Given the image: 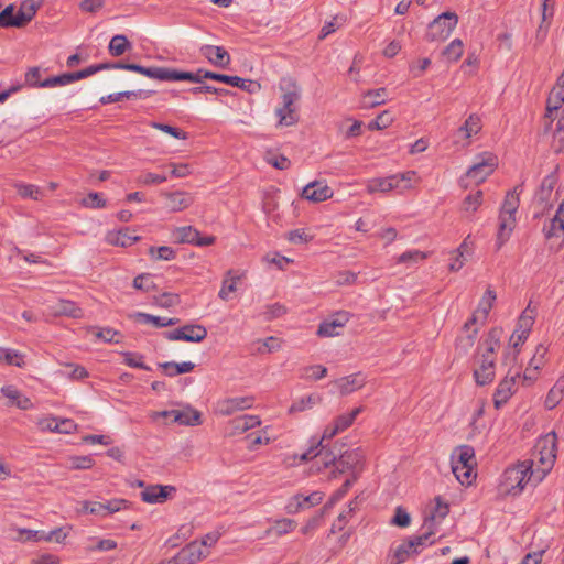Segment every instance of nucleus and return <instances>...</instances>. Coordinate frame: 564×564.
I'll return each mask as SVG.
<instances>
[{
  "label": "nucleus",
  "instance_id": "obj_1",
  "mask_svg": "<svg viewBox=\"0 0 564 564\" xmlns=\"http://www.w3.org/2000/svg\"><path fill=\"white\" fill-rule=\"evenodd\" d=\"M564 73L557 79L556 85L551 90L547 102L546 113L543 118L544 132L552 137V147L556 152L564 150Z\"/></svg>",
  "mask_w": 564,
  "mask_h": 564
},
{
  "label": "nucleus",
  "instance_id": "obj_2",
  "mask_svg": "<svg viewBox=\"0 0 564 564\" xmlns=\"http://www.w3.org/2000/svg\"><path fill=\"white\" fill-rule=\"evenodd\" d=\"M556 458V434L551 432L540 437L534 446L529 465L532 466L531 476L534 482H541L552 469Z\"/></svg>",
  "mask_w": 564,
  "mask_h": 564
},
{
  "label": "nucleus",
  "instance_id": "obj_3",
  "mask_svg": "<svg viewBox=\"0 0 564 564\" xmlns=\"http://www.w3.org/2000/svg\"><path fill=\"white\" fill-rule=\"evenodd\" d=\"M502 330L494 328L489 332L484 341L485 351L478 360V366L474 369V378L478 386H486L495 379V350L499 347Z\"/></svg>",
  "mask_w": 564,
  "mask_h": 564
},
{
  "label": "nucleus",
  "instance_id": "obj_4",
  "mask_svg": "<svg viewBox=\"0 0 564 564\" xmlns=\"http://www.w3.org/2000/svg\"><path fill=\"white\" fill-rule=\"evenodd\" d=\"M452 471L462 485H470L476 478L477 460L470 445L457 446L451 455Z\"/></svg>",
  "mask_w": 564,
  "mask_h": 564
},
{
  "label": "nucleus",
  "instance_id": "obj_5",
  "mask_svg": "<svg viewBox=\"0 0 564 564\" xmlns=\"http://www.w3.org/2000/svg\"><path fill=\"white\" fill-rule=\"evenodd\" d=\"M113 69H124L138 73L145 77L165 80V82H177V80H199L198 76L192 75L191 72H180L166 67H144L138 64L130 63H112Z\"/></svg>",
  "mask_w": 564,
  "mask_h": 564
},
{
  "label": "nucleus",
  "instance_id": "obj_6",
  "mask_svg": "<svg viewBox=\"0 0 564 564\" xmlns=\"http://www.w3.org/2000/svg\"><path fill=\"white\" fill-rule=\"evenodd\" d=\"M519 204L520 199L516 191L509 192L506 195L498 217L497 239L500 245H503L508 241L511 232L516 227V215L519 208Z\"/></svg>",
  "mask_w": 564,
  "mask_h": 564
},
{
  "label": "nucleus",
  "instance_id": "obj_7",
  "mask_svg": "<svg viewBox=\"0 0 564 564\" xmlns=\"http://www.w3.org/2000/svg\"><path fill=\"white\" fill-rule=\"evenodd\" d=\"M432 523H427V531H424L419 535H413L403 540L393 550V560L395 564H402L409 558L419 555L427 545L434 544Z\"/></svg>",
  "mask_w": 564,
  "mask_h": 564
},
{
  "label": "nucleus",
  "instance_id": "obj_8",
  "mask_svg": "<svg viewBox=\"0 0 564 564\" xmlns=\"http://www.w3.org/2000/svg\"><path fill=\"white\" fill-rule=\"evenodd\" d=\"M498 156L489 151L479 153L475 156L473 165L468 169L465 180L474 184L485 182L498 167Z\"/></svg>",
  "mask_w": 564,
  "mask_h": 564
},
{
  "label": "nucleus",
  "instance_id": "obj_9",
  "mask_svg": "<svg viewBox=\"0 0 564 564\" xmlns=\"http://www.w3.org/2000/svg\"><path fill=\"white\" fill-rule=\"evenodd\" d=\"M170 242L173 245L209 246L216 243V237L199 232L194 226H178L171 229Z\"/></svg>",
  "mask_w": 564,
  "mask_h": 564
},
{
  "label": "nucleus",
  "instance_id": "obj_10",
  "mask_svg": "<svg viewBox=\"0 0 564 564\" xmlns=\"http://www.w3.org/2000/svg\"><path fill=\"white\" fill-rule=\"evenodd\" d=\"M531 470L532 466L529 465V462H522L507 468L503 474L507 492L512 496L521 494L525 485L531 479L534 480V476H531Z\"/></svg>",
  "mask_w": 564,
  "mask_h": 564
},
{
  "label": "nucleus",
  "instance_id": "obj_11",
  "mask_svg": "<svg viewBox=\"0 0 564 564\" xmlns=\"http://www.w3.org/2000/svg\"><path fill=\"white\" fill-rule=\"evenodd\" d=\"M323 442L324 441H322L321 438L315 446H311L305 453L301 455H292L285 457L284 464H286L288 466H294L297 463L307 462L313 458L319 457L325 469L330 467L335 469L337 456L333 452L326 451L325 447L323 446Z\"/></svg>",
  "mask_w": 564,
  "mask_h": 564
},
{
  "label": "nucleus",
  "instance_id": "obj_12",
  "mask_svg": "<svg viewBox=\"0 0 564 564\" xmlns=\"http://www.w3.org/2000/svg\"><path fill=\"white\" fill-rule=\"evenodd\" d=\"M300 95L296 90L285 91L281 96V104L274 110L275 116L279 118L278 127H292L299 121L296 113V102Z\"/></svg>",
  "mask_w": 564,
  "mask_h": 564
},
{
  "label": "nucleus",
  "instance_id": "obj_13",
  "mask_svg": "<svg viewBox=\"0 0 564 564\" xmlns=\"http://www.w3.org/2000/svg\"><path fill=\"white\" fill-rule=\"evenodd\" d=\"M457 23L458 17L456 13L444 12L430 23L426 36L430 41H445L449 37Z\"/></svg>",
  "mask_w": 564,
  "mask_h": 564
},
{
  "label": "nucleus",
  "instance_id": "obj_14",
  "mask_svg": "<svg viewBox=\"0 0 564 564\" xmlns=\"http://www.w3.org/2000/svg\"><path fill=\"white\" fill-rule=\"evenodd\" d=\"M192 75H196L199 78V80H191L192 83H202L203 79H214L230 85L232 87H238L248 93H256L260 90V84H258L257 82L243 79L238 76H228L203 69H199L196 73H192Z\"/></svg>",
  "mask_w": 564,
  "mask_h": 564
},
{
  "label": "nucleus",
  "instance_id": "obj_15",
  "mask_svg": "<svg viewBox=\"0 0 564 564\" xmlns=\"http://www.w3.org/2000/svg\"><path fill=\"white\" fill-rule=\"evenodd\" d=\"M364 458L365 456L360 448L346 451L337 457L336 467L330 471L332 477L336 478L338 475L348 470L352 471V476L356 475L358 477Z\"/></svg>",
  "mask_w": 564,
  "mask_h": 564
},
{
  "label": "nucleus",
  "instance_id": "obj_16",
  "mask_svg": "<svg viewBox=\"0 0 564 564\" xmlns=\"http://www.w3.org/2000/svg\"><path fill=\"white\" fill-rule=\"evenodd\" d=\"M169 340H184L189 343H200L207 337V329L203 325L188 324L183 327L164 334Z\"/></svg>",
  "mask_w": 564,
  "mask_h": 564
},
{
  "label": "nucleus",
  "instance_id": "obj_17",
  "mask_svg": "<svg viewBox=\"0 0 564 564\" xmlns=\"http://www.w3.org/2000/svg\"><path fill=\"white\" fill-rule=\"evenodd\" d=\"M128 507V501L124 499H112L107 501L106 503L97 502V501H83L82 509L79 512L82 513H90L97 516H107L115 512H118Z\"/></svg>",
  "mask_w": 564,
  "mask_h": 564
},
{
  "label": "nucleus",
  "instance_id": "obj_18",
  "mask_svg": "<svg viewBox=\"0 0 564 564\" xmlns=\"http://www.w3.org/2000/svg\"><path fill=\"white\" fill-rule=\"evenodd\" d=\"M362 412V408L358 406L355 408L350 413L341 414L337 416L333 423L328 424L323 432L322 441L325 440H332L334 436H336L338 433L344 432L349 426L352 425L354 421L356 420L357 415Z\"/></svg>",
  "mask_w": 564,
  "mask_h": 564
},
{
  "label": "nucleus",
  "instance_id": "obj_19",
  "mask_svg": "<svg viewBox=\"0 0 564 564\" xmlns=\"http://www.w3.org/2000/svg\"><path fill=\"white\" fill-rule=\"evenodd\" d=\"M334 195V191L325 181H313L303 187L301 197L312 203H322Z\"/></svg>",
  "mask_w": 564,
  "mask_h": 564
},
{
  "label": "nucleus",
  "instance_id": "obj_20",
  "mask_svg": "<svg viewBox=\"0 0 564 564\" xmlns=\"http://www.w3.org/2000/svg\"><path fill=\"white\" fill-rule=\"evenodd\" d=\"M253 401V397H236L224 399L217 402L215 411L219 415L228 416L238 411L251 409Z\"/></svg>",
  "mask_w": 564,
  "mask_h": 564
},
{
  "label": "nucleus",
  "instance_id": "obj_21",
  "mask_svg": "<svg viewBox=\"0 0 564 564\" xmlns=\"http://www.w3.org/2000/svg\"><path fill=\"white\" fill-rule=\"evenodd\" d=\"M546 239H554V243L562 242L564 238V199L560 204L556 214L543 226Z\"/></svg>",
  "mask_w": 564,
  "mask_h": 564
},
{
  "label": "nucleus",
  "instance_id": "obj_22",
  "mask_svg": "<svg viewBox=\"0 0 564 564\" xmlns=\"http://www.w3.org/2000/svg\"><path fill=\"white\" fill-rule=\"evenodd\" d=\"M322 500L323 494L321 491H314L310 495L297 494L289 499L285 510L288 513L294 514L301 510L319 505Z\"/></svg>",
  "mask_w": 564,
  "mask_h": 564
},
{
  "label": "nucleus",
  "instance_id": "obj_23",
  "mask_svg": "<svg viewBox=\"0 0 564 564\" xmlns=\"http://www.w3.org/2000/svg\"><path fill=\"white\" fill-rule=\"evenodd\" d=\"M482 128L481 120L476 115H470L464 124L456 132L455 142L460 147H468L471 142V138L477 135Z\"/></svg>",
  "mask_w": 564,
  "mask_h": 564
},
{
  "label": "nucleus",
  "instance_id": "obj_24",
  "mask_svg": "<svg viewBox=\"0 0 564 564\" xmlns=\"http://www.w3.org/2000/svg\"><path fill=\"white\" fill-rule=\"evenodd\" d=\"M199 53L204 56L212 65L219 68H227L230 65L231 58L229 53L223 47L217 45H203L199 48Z\"/></svg>",
  "mask_w": 564,
  "mask_h": 564
},
{
  "label": "nucleus",
  "instance_id": "obj_25",
  "mask_svg": "<svg viewBox=\"0 0 564 564\" xmlns=\"http://www.w3.org/2000/svg\"><path fill=\"white\" fill-rule=\"evenodd\" d=\"M175 491L174 486L151 485L141 492V499L147 503H163Z\"/></svg>",
  "mask_w": 564,
  "mask_h": 564
},
{
  "label": "nucleus",
  "instance_id": "obj_26",
  "mask_svg": "<svg viewBox=\"0 0 564 564\" xmlns=\"http://www.w3.org/2000/svg\"><path fill=\"white\" fill-rule=\"evenodd\" d=\"M206 556L203 544L195 541L183 547L172 561L174 564H195Z\"/></svg>",
  "mask_w": 564,
  "mask_h": 564
},
{
  "label": "nucleus",
  "instance_id": "obj_27",
  "mask_svg": "<svg viewBox=\"0 0 564 564\" xmlns=\"http://www.w3.org/2000/svg\"><path fill=\"white\" fill-rule=\"evenodd\" d=\"M517 376L518 373L511 377L507 376L499 382L494 393V404L496 409H500L503 404H506L516 392Z\"/></svg>",
  "mask_w": 564,
  "mask_h": 564
},
{
  "label": "nucleus",
  "instance_id": "obj_28",
  "mask_svg": "<svg viewBox=\"0 0 564 564\" xmlns=\"http://www.w3.org/2000/svg\"><path fill=\"white\" fill-rule=\"evenodd\" d=\"M140 239L135 230L130 228L109 231L106 236V242L115 247H130L139 242Z\"/></svg>",
  "mask_w": 564,
  "mask_h": 564
},
{
  "label": "nucleus",
  "instance_id": "obj_29",
  "mask_svg": "<svg viewBox=\"0 0 564 564\" xmlns=\"http://www.w3.org/2000/svg\"><path fill=\"white\" fill-rule=\"evenodd\" d=\"M0 393L8 400L9 406H17L21 410H29L33 406L32 401L24 395L15 386L8 384L0 389Z\"/></svg>",
  "mask_w": 564,
  "mask_h": 564
},
{
  "label": "nucleus",
  "instance_id": "obj_30",
  "mask_svg": "<svg viewBox=\"0 0 564 564\" xmlns=\"http://www.w3.org/2000/svg\"><path fill=\"white\" fill-rule=\"evenodd\" d=\"M165 198V208L169 212L177 213L186 209L193 203V197L185 192H164L161 194Z\"/></svg>",
  "mask_w": 564,
  "mask_h": 564
},
{
  "label": "nucleus",
  "instance_id": "obj_31",
  "mask_svg": "<svg viewBox=\"0 0 564 564\" xmlns=\"http://www.w3.org/2000/svg\"><path fill=\"white\" fill-rule=\"evenodd\" d=\"M366 383V378L361 372L352 373L341 377L334 381V386L338 389L341 395L350 394L361 389Z\"/></svg>",
  "mask_w": 564,
  "mask_h": 564
},
{
  "label": "nucleus",
  "instance_id": "obj_32",
  "mask_svg": "<svg viewBox=\"0 0 564 564\" xmlns=\"http://www.w3.org/2000/svg\"><path fill=\"white\" fill-rule=\"evenodd\" d=\"M48 310L53 316L84 317L83 310L75 302L65 299H59L54 305L48 306Z\"/></svg>",
  "mask_w": 564,
  "mask_h": 564
},
{
  "label": "nucleus",
  "instance_id": "obj_33",
  "mask_svg": "<svg viewBox=\"0 0 564 564\" xmlns=\"http://www.w3.org/2000/svg\"><path fill=\"white\" fill-rule=\"evenodd\" d=\"M556 186V177L554 175H547L543 178L539 191L536 192V200L545 206L552 205L557 196V192H554Z\"/></svg>",
  "mask_w": 564,
  "mask_h": 564
},
{
  "label": "nucleus",
  "instance_id": "obj_34",
  "mask_svg": "<svg viewBox=\"0 0 564 564\" xmlns=\"http://www.w3.org/2000/svg\"><path fill=\"white\" fill-rule=\"evenodd\" d=\"M260 424H261V420L257 415L246 414V415L237 416L229 422L230 434L239 435V434H242L251 429L260 426Z\"/></svg>",
  "mask_w": 564,
  "mask_h": 564
},
{
  "label": "nucleus",
  "instance_id": "obj_35",
  "mask_svg": "<svg viewBox=\"0 0 564 564\" xmlns=\"http://www.w3.org/2000/svg\"><path fill=\"white\" fill-rule=\"evenodd\" d=\"M42 2L43 0H24L21 2L15 13L19 28L24 26L33 19Z\"/></svg>",
  "mask_w": 564,
  "mask_h": 564
},
{
  "label": "nucleus",
  "instance_id": "obj_36",
  "mask_svg": "<svg viewBox=\"0 0 564 564\" xmlns=\"http://www.w3.org/2000/svg\"><path fill=\"white\" fill-rule=\"evenodd\" d=\"M348 321L347 313H338L332 321L323 322L317 329V335L322 337H333L338 335L337 329L343 328Z\"/></svg>",
  "mask_w": 564,
  "mask_h": 564
},
{
  "label": "nucleus",
  "instance_id": "obj_37",
  "mask_svg": "<svg viewBox=\"0 0 564 564\" xmlns=\"http://www.w3.org/2000/svg\"><path fill=\"white\" fill-rule=\"evenodd\" d=\"M448 513V505L441 501L440 498L435 499V506L431 511L430 516H427L422 525V530L427 531V523H432L433 535L436 531V525L447 516Z\"/></svg>",
  "mask_w": 564,
  "mask_h": 564
},
{
  "label": "nucleus",
  "instance_id": "obj_38",
  "mask_svg": "<svg viewBox=\"0 0 564 564\" xmlns=\"http://www.w3.org/2000/svg\"><path fill=\"white\" fill-rule=\"evenodd\" d=\"M242 276L243 273H238L234 270L227 271L223 280L221 289L218 293L219 299L228 301L230 299V294L237 291V284Z\"/></svg>",
  "mask_w": 564,
  "mask_h": 564
},
{
  "label": "nucleus",
  "instance_id": "obj_39",
  "mask_svg": "<svg viewBox=\"0 0 564 564\" xmlns=\"http://www.w3.org/2000/svg\"><path fill=\"white\" fill-rule=\"evenodd\" d=\"M0 364L24 368L25 355L17 349L0 347Z\"/></svg>",
  "mask_w": 564,
  "mask_h": 564
},
{
  "label": "nucleus",
  "instance_id": "obj_40",
  "mask_svg": "<svg viewBox=\"0 0 564 564\" xmlns=\"http://www.w3.org/2000/svg\"><path fill=\"white\" fill-rule=\"evenodd\" d=\"M395 177L392 175L388 177L371 178L367 182V192L369 194L375 193H388L397 189Z\"/></svg>",
  "mask_w": 564,
  "mask_h": 564
},
{
  "label": "nucleus",
  "instance_id": "obj_41",
  "mask_svg": "<svg viewBox=\"0 0 564 564\" xmlns=\"http://www.w3.org/2000/svg\"><path fill=\"white\" fill-rule=\"evenodd\" d=\"M174 422L181 425H199L202 424V414L189 406L184 410H175Z\"/></svg>",
  "mask_w": 564,
  "mask_h": 564
},
{
  "label": "nucleus",
  "instance_id": "obj_42",
  "mask_svg": "<svg viewBox=\"0 0 564 564\" xmlns=\"http://www.w3.org/2000/svg\"><path fill=\"white\" fill-rule=\"evenodd\" d=\"M388 97V90L386 88H378L368 90L362 95L361 104L366 109L373 108L383 105Z\"/></svg>",
  "mask_w": 564,
  "mask_h": 564
},
{
  "label": "nucleus",
  "instance_id": "obj_43",
  "mask_svg": "<svg viewBox=\"0 0 564 564\" xmlns=\"http://www.w3.org/2000/svg\"><path fill=\"white\" fill-rule=\"evenodd\" d=\"M496 299V292L491 289H488L479 303L478 310L474 314L473 318L466 323V326H468L469 323H475L479 315H481L482 319H486L490 310L492 308Z\"/></svg>",
  "mask_w": 564,
  "mask_h": 564
},
{
  "label": "nucleus",
  "instance_id": "obj_44",
  "mask_svg": "<svg viewBox=\"0 0 564 564\" xmlns=\"http://www.w3.org/2000/svg\"><path fill=\"white\" fill-rule=\"evenodd\" d=\"M39 533L37 531H32V530H26V529H23V530H20V534L21 535H25V539L26 540H45V541H55V542H62L65 540L66 538V533L63 532L62 529H55V530H52L51 532H48L47 534L45 533H42L40 536H39Z\"/></svg>",
  "mask_w": 564,
  "mask_h": 564
},
{
  "label": "nucleus",
  "instance_id": "obj_45",
  "mask_svg": "<svg viewBox=\"0 0 564 564\" xmlns=\"http://www.w3.org/2000/svg\"><path fill=\"white\" fill-rule=\"evenodd\" d=\"M159 367L164 371V373L169 377H174L182 373L191 372L195 368V364L192 361H183V362H174L166 361L159 364Z\"/></svg>",
  "mask_w": 564,
  "mask_h": 564
},
{
  "label": "nucleus",
  "instance_id": "obj_46",
  "mask_svg": "<svg viewBox=\"0 0 564 564\" xmlns=\"http://www.w3.org/2000/svg\"><path fill=\"white\" fill-rule=\"evenodd\" d=\"M87 332L105 343H119L122 338V335L111 327L99 328L90 326L87 328Z\"/></svg>",
  "mask_w": 564,
  "mask_h": 564
},
{
  "label": "nucleus",
  "instance_id": "obj_47",
  "mask_svg": "<svg viewBox=\"0 0 564 564\" xmlns=\"http://www.w3.org/2000/svg\"><path fill=\"white\" fill-rule=\"evenodd\" d=\"M564 398V378H560L555 384L550 389L544 405L546 409H554Z\"/></svg>",
  "mask_w": 564,
  "mask_h": 564
},
{
  "label": "nucleus",
  "instance_id": "obj_48",
  "mask_svg": "<svg viewBox=\"0 0 564 564\" xmlns=\"http://www.w3.org/2000/svg\"><path fill=\"white\" fill-rule=\"evenodd\" d=\"M536 317V308L532 307L531 304L527 306V308L522 312L518 319V324L516 329L520 332L521 334H530L531 328L534 324Z\"/></svg>",
  "mask_w": 564,
  "mask_h": 564
},
{
  "label": "nucleus",
  "instance_id": "obj_49",
  "mask_svg": "<svg viewBox=\"0 0 564 564\" xmlns=\"http://www.w3.org/2000/svg\"><path fill=\"white\" fill-rule=\"evenodd\" d=\"M131 47L130 42L128 41L126 35L117 34L112 36L109 42L108 51L109 54L113 57H119L123 55Z\"/></svg>",
  "mask_w": 564,
  "mask_h": 564
},
{
  "label": "nucleus",
  "instance_id": "obj_50",
  "mask_svg": "<svg viewBox=\"0 0 564 564\" xmlns=\"http://www.w3.org/2000/svg\"><path fill=\"white\" fill-rule=\"evenodd\" d=\"M528 336H529V334H527V333L521 334L520 332H518V329H514V332L512 333V335L510 336V339H509V345H510V347L513 348V351L508 350L505 354L503 359H505L506 364L516 361L517 354H518L517 349L519 346H521L525 341Z\"/></svg>",
  "mask_w": 564,
  "mask_h": 564
},
{
  "label": "nucleus",
  "instance_id": "obj_51",
  "mask_svg": "<svg viewBox=\"0 0 564 564\" xmlns=\"http://www.w3.org/2000/svg\"><path fill=\"white\" fill-rule=\"evenodd\" d=\"M137 321L142 323L152 324L155 327L173 326L178 323L177 318H165L160 316L150 315L147 313H137L134 315Z\"/></svg>",
  "mask_w": 564,
  "mask_h": 564
},
{
  "label": "nucleus",
  "instance_id": "obj_52",
  "mask_svg": "<svg viewBox=\"0 0 564 564\" xmlns=\"http://www.w3.org/2000/svg\"><path fill=\"white\" fill-rule=\"evenodd\" d=\"M392 176L395 177L394 183L397 185V189L399 191H406L412 188L420 182V177L414 171H408L402 174H394Z\"/></svg>",
  "mask_w": 564,
  "mask_h": 564
},
{
  "label": "nucleus",
  "instance_id": "obj_53",
  "mask_svg": "<svg viewBox=\"0 0 564 564\" xmlns=\"http://www.w3.org/2000/svg\"><path fill=\"white\" fill-rule=\"evenodd\" d=\"M470 256L469 249H449L447 252V259L449 261L448 268L451 271H458L463 265L467 258Z\"/></svg>",
  "mask_w": 564,
  "mask_h": 564
},
{
  "label": "nucleus",
  "instance_id": "obj_54",
  "mask_svg": "<svg viewBox=\"0 0 564 564\" xmlns=\"http://www.w3.org/2000/svg\"><path fill=\"white\" fill-rule=\"evenodd\" d=\"M464 53V44L462 40L454 39L442 52L447 62H457Z\"/></svg>",
  "mask_w": 564,
  "mask_h": 564
},
{
  "label": "nucleus",
  "instance_id": "obj_55",
  "mask_svg": "<svg viewBox=\"0 0 564 564\" xmlns=\"http://www.w3.org/2000/svg\"><path fill=\"white\" fill-rule=\"evenodd\" d=\"M263 261L270 265L275 267L279 270H285L294 260L290 257L282 256L276 251H271L267 253L263 258Z\"/></svg>",
  "mask_w": 564,
  "mask_h": 564
},
{
  "label": "nucleus",
  "instance_id": "obj_56",
  "mask_svg": "<svg viewBox=\"0 0 564 564\" xmlns=\"http://www.w3.org/2000/svg\"><path fill=\"white\" fill-rule=\"evenodd\" d=\"M323 401V398L318 394H310L305 398H301L296 400L291 408L289 409L290 413L302 412L307 409L313 408L315 404H319Z\"/></svg>",
  "mask_w": 564,
  "mask_h": 564
},
{
  "label": "nucleus",
  "instance_id": "obj_57",
  "mask_svg": "<svg viewBox=\"0 0 564 564\" xmlns=\"http://www.w3.org/2000/svg\"><path fill=\"white\" fill-rule=\"evenodd\" d=\"M15 188H17L18 194L22 198L40 200L43 197L42 189L34 184L18 183V184H15Z\"/></svg>",
  "mask_w": 564,
  "mask_h": 564
},
{
  "label": "nucleus",
  "instance_id": "obj_58",
  "mask_svg": "<svg viewBox=\"0 0 564 564\" xmlns=\"http://www.w3.org/2000/svg\"><path fill=\"white\" fill-rule=\"evenodd\" d=\"M288 241L292 245H308L313 242V235L308 229H295L288 234Z\"/></svg>",
  "mask_w": 564,
  "mask_h": 564
},
{
  "label": "nucleus",
  "instance_id": "obj_59",
  "mask_svg": "<svg viewBox=\"0 0 564 564\" xmlns=\"http://www.w3.org/2000/svg\"><path fill=\"white\" fill-rule=\"evenodd\" d=\"M481 204L482 192L477 191L476 193L469 194L465 197L462 204V209L464 213L473 214L480 207Z\"/></svg>",
  "mask_w": 564,
  "mask_h": 564
},
{
  "label": "nucleus",
  "instance_id": "obj_60",
  "mask_svg": "<svg viewBox=\"0 0 564 564\" xmlns=\"http://www.w3.org/2000/svg\"><path fill=\"white\" fill-rule=\"evenodd\" d=\"M17 10L13 4H9L0 12V26L1 28H19L17 20Z\"/></svg>",
  "mask_w": 564,
  "mask_h": 564
},
{
  "label": "nucleus",
  "instance_id": "obj_61",
  "mask_svg": "<svg viewBox=\"0 0 564 564\" xmlns=\"http://www.w3.org/2000/svg\"><path fill=\"white\" fill-rule=\"evenodd\" d=\"M73 83L70 73H65L58 76H53L41 82V88H53L58 86H66Z\"/></svg>",
  "mask_w": 564,
  "mask_h": 564
},
{
  "label": "nucleus",
  "instance_id": "obj_62",
  "mask_svg": "<svg viewBox=\"0 0 564 564\" xmlns=\"http://www.w3.org/2000/svg\"><path fill=\"white\" fill-rule=\"evenodd\" d=\"M393 120H394V118H393L392 113L389 110H384L380 115H378L377 118L368 124V129L369 130L386 129L393 122Z\"/></svg>",
  "mask_w": 564,
  "mask_h": 564
},
{
  "label": "nucleus",
  "instance_id": "obj_63",
  "mask_svg": "<svg viewBox=\"0 0 564 564\" xmlns=\"http://www.w3.org/2000/svg\"><path fill=\"white\" fill-rule=\"evenodd\" d=\"M390 524L399 528H408L411 524V516L403 507L398 506L394 510V516L390 520Z\"/></svg>",
  "mask_w": 564,
  "mask_h": 564
},
{
  "label": "nucleus",
  "instance_id": "obj_64",
  "mask_svg": "<svg viewBox=\"0 0 564 564\" xmlns=\"http://www.w3.org/2000/svg\"><path fill=\"white\" fill-rule=\"evenodd\" d=\"M327 375V368L321 365L307 366L302 369L301 377L304 379L319 380Z\"/></svg>",
  "mask_w": 564,
  "mask_h": 564
}]
</instances>
